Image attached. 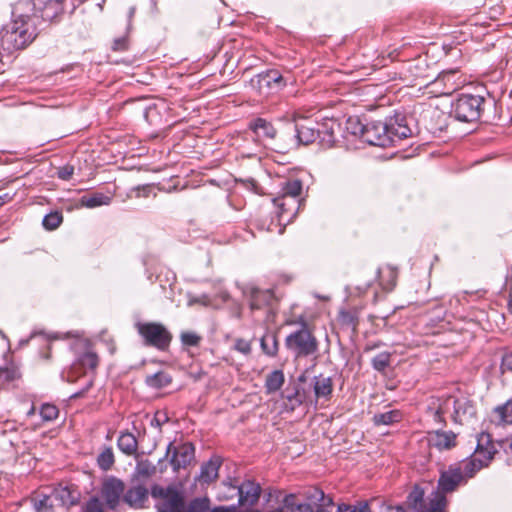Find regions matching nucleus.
<instances>
[{
  "label": "nucleus",
  "mask_w": 512,
  "mask_h": 512,
  "mask_svg": "<svg viewBox=\"0 0 512 512\" xmlns=\"http://www.w3.org/2000/svg\"><path fill=\"white\" fill-rule=\"evenodd\" d=\"M93 386V380H90L81 390L75 392L70 396L71 399L82 398Z\"/></svg>",
  "instance_id": "nucleus-58"
},
{
  "label": "nucleus",
  "mask_w": 512,
  "mask_h": 512,
  "mask_svg": "<svg viewBox=\"0 0 512 512\" xmlns=\"http://www.w3.org/2000/svg\"><path fill=\"white\" fill-rule=\"evenodd\" d=\"M169 421V417L164 411H157L151 420V426L161 429Z\"/></svg>",
  "instance_id": "nucleus-51"
},
{
  "label": "nucleus",
  "mask_w": 512,
  "mask_h": 512,
  "mask_svg": "<svg viewBox=\"0 0 512 512\" xmlns=\"http://www.w3.org/2000/svg\"><path fill=\"white\" fill-rule=\"evenodd\" d=\"M310 396L311 393L309 389H305L300 385H295L293 391L291 393H287L285 398L287 402L290 404L291 410H294L296 407H299L303 403L307 402Z\"/></svg>",
  "instance_id": "nucleus-31"
},
{
  "label": "nucleus",
  "mask_w": 512,
  "mask_h": 512,
  "mask_svg": "<svg viewBox=\"0 0 512 512\" xmlns=\"http://www.w3.org/2000/svg\"><path fill=\"white\" fill-rule=\"evenodd\" d=\"M262 512H308V504L295 493L269 488L263 492Z\"/></svg>",
  "instance_id": "nucleus-3"
},
{
  "label": "nucleus",
  "mask_w": 512,
  "mask_h": 512,
  "mask_svg": "<svg viewBox=\"0 0 512 512\" xmlns=\"http://www.w3.org/2000/svg\"><path fill=\"white\" fill-rule=\"evenodd\" d=\"M97 465L102 471H109L115 463V457L113 449L110 446H106L103 451L97 457Z\"/></svg>",
  "instance_id": "nucleus-38"
},
{
  "label": "nucleus",
  "mask_w": 512,
  "mask_h": 512,
  "mask_svg": "<svg viewBox=\"0 0 512 512\" xmlns=\"http://www.w3.org/2000/svg\"><path fill=\"white\" fill-rule=\"evenodd\" d=\"M406 506H408V504L406 503ZM387 512H412V510L409 509V507H404L402 505H397V506H389L387 508Z\"/></svg>",
  "instance_id": "nucleus-61"
},
{
  "label": "nucleus",
  "mask_w": 512,
  "mask_h": 512,
  "mask_svg": "<svg viewBox=\"0 0 512 512\" xmlns=\"http://www.w3.org/2000/svg\"><path fill=\"white\" fill-rule=\"evenodd\" d=\"M209 512H234V505H230V506H223V505L214 506V507L210 508Z\"/></svg>",
  "instance_id": "nucleus-60"
},
{
  "label": "nucleus",
  "mask_w": 512,
  "mask_h": 512,
  "mask_svg": "<svg viewBox=\"0 0 512 512\" xmlns=\"http://www.w3.org/2000/svg\"><path fill=\"white\" fill-rule=\"evenodd\" d=\"M449 409L453 410L451 415L454 423L462 424L476 416L477 410L473 400L468 397H445Z\"/></svg>",
  "instance_id": "nucleus-12"
},
{
  "label": "nucleus",
  "mask_w": 512,
  "mask_h": 512,
  "mask_svg": "<svg viewBox=\"0 0 512 512\" xmlns=\"http://www.w3.org/2000/svg\"><path fill=\"white\" fill-rule=\"evenodd\" d=\"M273 202L278 208L279 221L290 223L297 216L303 199L295 197L288 198L279 195L273 199Z\"/></svg>",
  "instance_id": "nucleus-17"
},
{
  "label": "nucleus",
  "mask_w": 512,
  "mask_h": 512,
  "mask_svg": "<svg viewBox=\"0 0 512 512\" xmlns=\"http://www.w3.org/2000/svg\"><path fill=\"white\" fill-rule=\"evenodd\" d=\"M30 503L36 512H52L53 505L50 501V496L46 494L32 496Z\"/></svg>",
  "instance_id": "nucleus-39"
},
{
  "label": "nucleus",
  "mask_w": 512,
  "mask_h": 512,
  "mask_svg": "<svg viewBox=\"0 0 512 512\" xmlns=\"http://www.w3.org/2000/svg\"><path fill=\"white\" fill-rule=\"evenodd\" d=\"M499 445L502 448V450L504 451V453L507 455V460H506L507 464L509 466H512V436L502 440L499 443Z\"/></svg>",
  "instance_id": "nucleus-52"
},
{
  "label": "nucleus",
  "mask_w": 512,
  "mask_h": 512,
  "mask_svg": "<svg viewBox=\"0 0 512 512\" xmlns=\"http://www.w3.org/2000/svg\"><path fill=\"white\" fill-rule=\"evenodd\" d=\"M402 420V413L399 410H390L384 413H378L373 416V423L376 426L392 425Z\"/></svg>",
  "instance_id": "nucleus-36"
},
{
  "label": "nucleus",
  "mask_w": 512,
  "mask_h": 512,
  "mask_svg": "<svg viewBox=\"0 0 512 512\" xmlns=\"http://www.w3.org/2000/svg\"><path fill=\"white\" fill-rule=\"evenodd\" d=\"M78 363L82 368L95 370L99 364V358L95 352L87 351L79 356Z\"/></svg>",
  "instance_id": "nucleus-44"
},
{
  "label": "nucleus",
  "mask_w": 512,
  "mask_h": 512,
  "mask_svg": "<svg viewBox=\"0 0 512 512\" xmlns=\"http://www.w3.org/2000/svg\"><path fill=\"white\" fill-rule=\"evenodd\" d=\"M425 488L419 484H415L408 493L406 503L412 512H426L428 507L425 500Z\"/></svg>",
  "instance_id": "nucleus-26"
},
{
  "label": "nucleus",
  "mask_w": 512,
  "mask_h": 512,
  "mask_svg": "<svg viewBox=\"0 0 512 512\" xmlns=\"http://www.w3.org/2000/svg\"><path fill=\"white\" fill-rule=\"evenodd\" d=\"M62 222L63 215L60 211L56 210L44 216L42 220V225L46 230L52 231L58 228Z\"/></svg>",
  "instance_id": "nucleus-43"
},
{
  "label": "nucleus",
  "mask_w": 512,
  "mask_h": 512,
  "mask_svg": "<svg viewBox=\"0 0 512 512\" xmlns=\"http://www.w3.org/2000/svg\"><path fill=\"white\" fill-rule=\"evenodd\" d=\"M339 130L340 123L334 118H326L322 122L302 118L290 124V132L296 146L318 141L322 148H331L336 142V131Z\"/></svg>",
  "instance_id": "nucleus-1"
},
{
  "label": "nucleus",
  "mask_w": 512,
  "mask_h": 512,
  "mask_svg": "<svg viewBox=\"0 0 512 512\" xmlns=\"http://www.w3.org/2000/svg\"><path fill=\"white\" fill-rule=\"evenodd\" d=\"M494 412L499 417V423L512 424V398L508 399L504 404L497 406Z\"/></svg>",
  "instance_id": "nucleus-42"
},
{
  "label": "nucleus",
  "mask_w": 512,
  "mask_h": 512,
  "mask_svg": "<svg viewBox=\"0 0 512 512\" xmlns=\"http://www.w3.org/2000/svg\"><path fill=\"white\" fill-rule=\"evenodd\" d=\"M64 1L65 0H33L30 7L26 9L33 10L30 16H33L34 21L41 20L46 23L59 22L64 14Z\"/></svg>",
  "instance_id": "nucleus-11"
},
{
  "label": "nucleus",
  "mask_w": 512,
  "mask_h": 512,
  "mask_svg": "<svg viewBox=\"0 0 512 512\" xmlns=\"http://www.w3.org/2000/svg\"><path fill=\"white\" fill-rule=\"evenodd\" d=\"M288 78L277 69H267L252 77L249 84L260 96L268 97L282 91Z\"/></svg>",
  "instance_id": "nucleus-9"
},
{
  "label": "nucleus",
  "mask_w": 512,
  "mask_h": 512,
  "mask_svg": "<svg viewBox=\"0 0 512 512\" xmlns=\"http://www.w3.org/2000/svg\"><path fill=\"white\" fill-rule=\"evenodd\" d=\"M456 438L453 431L436 430L431 434L429 442L439 451L450 450L456 446Z\"/></svg>",
  "instance_id": "nucleus-25"
},
{
  "label": "nucleus",
  "mask_w": 512,
  "mask_h": 512,
  "mask_svg": "<svg viewBox=\"0 0 512 512\" xmlns=\"http://www.w3.org/2000/svg\"><path fill=\"white\" fill-rule=\"evenodd\" d=\"M138 474L141 476L149 477L156 472V467L148 460L142 461L137 465Z\"/></svg>",
  "instance_id": "nucleus-48"
},
{
  "label": "nucleus",
  "mask_w": 512,
  "mask_h": 512,
  "mask_svg": "<svg viewBox=\"0 0 512 512\" xmlns=\"http://www.w3.org/2000/svg\"><path fill=\"white\" fill-rule=\"evenodd\" d=\"M211 508V500L207 496L194 497L185 502L183 512H209Z\"/></svg>",
  "instance_id": "nucleus-34"
},
{
  "label": "nucleus",
  "mask_w": 512,
  "mask_h": 512,
  "mask_svg": "<svg viewBox=\"0 0 512 512\" xmlns=\"http://www.w3.org/2000/svg\"><path fill=\"white\" fill-rule=\"evenodd\" d=\"M485 102L481 95L459 94L451 102L450 116L460 122H475L480 119Z\"/></svg>",
  "instance_id": "nucleus-5"
},
{
  "label": "nucleus",
  "mask_w": 512,
  "mask_h": 512,
  "mask_svg": "<svg viewBox=\"0 0 512 512\" xmlns=\"http://www.w3.org/2000/svg\"><path fill=\"white\" fill-rule=\"evenodd\" d=\"M124 491L125 484L119 478L111 476L103 482L101 495L109 509L114 510L117 508L121 496L124 495Z\"/></svg>",
  "instance_id": "nucleus-15"
},
{
  "label": "nucleus",
  "mask_w": 512,
  "mask_h": 512,
  "mask_svg": "<svg viewBox=\"0 0 512 512\" xmlns=\"http://www.w3.org/2000/svg\"><path fill=\"white\" fill-rule=\"evenodd\" d=\"M21 378L19 367L13 363L0 367V385H6Z\"/></svg>",
  "instance_id": "nucleus-37"
},
{
  "label": "nucleus",
  "mask_w": 512,
  "mask_h": 512,
  "mask_svg": "<svg viewBox=\"0 0 512 512\" xmlns=\"http://www.w3.org/2000/svg\"><path fill=\"white\" fill-rule=\"evenodd\" d=\"M303 183L300 179H288L281 183L280 196L301 198Z\"/></svg>",
  "instance_id": "nucleus-33"
},
{
  "label": "nucleus",
  "mask_w": 512,
  "mask_h": 512,
  "mask_svg": "<svg viewBox=\"0 0 512 512\" xmlns=\"http://www.w3.org/2000/svg\"><path fill=\"white\" fill-rule=\"evenodd\" d=\"M39 414L43 421L51 422L58 418L59 408L51 403H43L40 407Z\"/></svg>",
  "instance_id": "nucleus-45"
},
{
  "label": "nucleus",
  "mask_w": 512,
  "mask_h": 512,
  "mask_svg": "<svg viewBox=\"0 0 512 512\" xmlns=\"http://www.w3.org/2000/svg\"><path fill=\"white\" fill-rule=\"evenodd\" d=\"M385 125L387 126L390 146L412 135L407 118L402 113H395L393 116L387 117Z\"/></svg>",
  "instance_id": "nucleus-13"
},
{
  "label": "nucleus",
  "mask_w": 512,
  "mask_h": 512,
  "mask_svg": "<svg viewBox=\"0 0 512 512\" xmlns=\"http://www.w3.org/2000/svg\"><path fill=\"white\" fill-rule=\"evenodd\" d=\"M54 495L66 508L78 505L81 498L80 490L73 484L59 486L54 490Z\"/></svg>",
  "instance_id": "nucleus-23"
},
{
  "label": "nucleus",
  "mask_w": 512,
  "mask_h": 512,
  "mask_svg": "<svg viewBox=\"0 0 512 512\" xmlns=\"http://www.w3.org/2000/svg\"><path fill=\"white\" fill-rule=\"evenodd\" d=\"M463 481V472L460 466H449L442 471L438 479L437 489L425 498L428 510L426 512H447L448 499L446 493L453 492Z\"/></svg>",
  "instance_id": "nucleus-2"
},
{
  "label": "nucleus",
  "mask_w": 512,
  "mask_h": 512,
  "mask_svg": "<svg viewBox=\"0 0 512 512\" xmlns=\"http://www.w3.org/2000/svg\"><path fill=\"white\" fill-rule=\"evenodd\" d=\"M150 490L143 484H136L130 486L124 491L123 502L130 508L139 510L148 507Z\"/></svg>",
  "instance_id": "nucleus-19"
},
{
  "label": "nucleus",
  "mask_w": 512,
  "mask_h": 512,
  "mask_svg": "<svg viewBox=\"0 0 512 512\" xmlns=\"http://www.w3.org/2000/svg\"><path fill=\"white\" fill-rule=\"evenodd\" d=\"M234 349L244 355L251 353V343L243 338L235 340Z\"/></svg>",
  "instance_id": "nucleus-53"
},
{
  "label": "nucleus",
  "mask_w": 512,
  "mask_h": 512,
  "mask_svg": "<svg viewBox=\"0 0 512 512\" xmlns=\"http://www.w3.org/2000/svg\"><path fill=\"white\" fill-rule=\"evenodd\" d=\"M229 490H231L230 494H223L222 498L225 500H231L235 497H238L237 506H254L262 493V487L259 483L254 480L246 479L240 484H238L237 480H235V484H226Z\"/></svg>",
  "instance_id": "nucleus-10"
},
{
  "label": "nucleus",
  "mask_w": 512,
  "mask_h": 512,
  "mask_svg": "<svg viewBox=\"0 0 512 512\" xmlns=\"http://www.w3.org/2000/svg\"><path fill=\"white\" fill-rule=\"evenodd\" d=\"M135 328L145 346L159 351H167L169 349L173 336L162 323L137 322Z\"/></svg>",
  "instance_id": "nucleus-6"
},
{
  "label": "nucleus",
  "mask_w": 512,
  "mask_h": 512,
  "mask_svg": "<svg viewBox=\"0 0 512 512\" xmlns=\"http://www.w3.org/2000/svg\"><path fill=\"white\" fill-rule=\"evenodd\" d=\"M172 451L170 464L174 471L186 468L195 458V447L191 442L182 443L179 446H173L169 443L165 457Z\"/></svg>",
  "instance_id": "nucleus-14"
},
{
  "label": "nucleus",
  "mask_w": 512,
  "mask_h": 512,
  "mask_svg": "<svg viewBox=\"0 0 512 512\" xmlns=\"http://www.w3.org/2000/svg\"><path fill=\"white\" fill-rule=\"evenodd\" d=\"M79 201L81 206L92 209L104 205H109L112 202V196L102 192H93L83 195Z\"/></svg>",
  "instance_id": "nucleus-29"
},
{
  "label": "nucleus",
  "mask_w": 512,
  "mask_h": 512,
  "mask_svg": "<svg viewBox=\"0 0 512 512\" xmlns=\"http://www.w3.org/2000/svg\"><path fill=\"white\" fill-rule=\"evenodd\" d=\"M315 402L319 399L330 400L333 393V381L329 376L320 374L312 379Z\"/></svg>",
  "instance_id": "nucleus-24"
},
{
  "label": "nucleus",
  "mask_w": 512,
  "mask_h": 512,
  "mask_svg": "<svg viewBox=\"0 0 512 512\" xmlns=\"http://www.w3.org/2000/svg\"><path fill=\"white\" fill-rule=\"evenodd\" d=\"M129 48V40L127 37H119L114 39L112 44V50L115 52H124Z\"/></svg>",
  "instance_id": "nucleus-55"
},
{
  "label": "nucleus",
  "mask_w": 512,
  "mask_h": 512,
  "mask_svg": "<svg viewBox=\"0 0 512 512\" xmlns=\"http://www.w3.org/2000/svg\"><path fill=\"white\" fill-rule=\"evenodd\" d=\"M365 126L362 124L358 118L350 117L347 120V130L353 134L354 136L359 137L363 141V135L365 131Z\"/></svg>",
  "instance_id": "nucleus-47"
},
{
  "label": "nucleus",
  "mask_w": 512,
  "mask_h": 512,
  "mask_svg": "<svg viewBox=\"0 0 512 512\" xmlns=\"http://www.w3.org/2000/svg\"><path fill=\"white\" fill-rule=\"evenodd\" d=\"M474 452L477 457H471V459L464 464L462 470L463 476L465 475L468 478L473 477L477 471L487 467L496 453V449L488 433L478 435Z\"/></svg>",
  "instance_id": "nucleus-8"
},
{
  "label": "nucleus",
  "mask_w": 512,
  "mask_h": 512,
  "mask_svg": "<svg viewBox=\"0 0 512 512\" xmlns=\"http://www.w3.org/2000/svg\"><path fill=\"white\" fill-rule=\"evenodd\" d=\"M260 347L266 356L271 358L276 357L279 352L277 334L273 331H266L265 334L260 338Z\"/></svg>",
  "instance_id": "nucleus-28"
},
{
  "label": "nucleus",
  "mask_w": 512,
  "mask_h": 512,
  "mask_svg": "<svg viewBox=\"0 0 512 512\" xmlns=\"http://www.w3.org/2000/svg\"><path fill=\"white\" fill-rule=\"evenodd\" d=\"M74 174V167L72 165H64L58 168L57 177L61 180L68 181Z\"/></svg>",
  "instance_id": "nucleus-54"
},
{
  "label": "nucleus",
  "mask_w": 512,
  "mask_h": 512,
  "mask_svg": "<svg viewBox=\"0 0 512 512\" xmlns=\"http://www.w3.org/2000/svg\"><path fill=\"white\" fill-rule=\"evenodd\" d=\"M342 322L346 325H349V326H353V328L356 327L358 321L356 319V317H354L351 313L349 312H343L342 313Z\"/></svg>",
  "instance_id": "nucleus-57"
},
{
  "label": "nucleus",
  "mask_w": 512,
  "mask_h": 512,
  "mask_svg": "<svg viewBox=\"0 0 512 512\" xmlns=\"http://www.w3.org/2000/svg\"><path fill=\"white\" fill-rule=\"evenodd\" d=\"M428 410L432 412L433 420L436 423H439L442 426H446V420L444 416L450 412V409L445 398L438 399L437 405L435 402H433L432 405L428 407Z\"/></svg>",
  "instance_id": "nucleus-35"
},
{
  "label": "nucleus",
  "mask_w": 512,
  "mask_h": 512,
  "mask_svg": "<svg viewBox=\"0 0 512 512\" xmlns=\"http://www.w3.org/2000/svg\"><path fill=\"white\" fill-rule=\"evenodd\" d=\"M273 202L278 208L279 221L290 223L297 216L303 199L295 197L288 198L279 195L273 199Z\"/></svg>",
  "instance_id": "nucleus-18"
},
{
  "label": "nucleus",
  "mask_w": 512,
  "mask_h": 512,
  "mask_svg": "<svg viewBox=\"0 0 512 512\" xmlns=\"http://www.w3.org/2000/svg\"><path fill=\"white\" fill-rule=\"evenodd\" d=\"M181 341L186 346H198L201 337L193 332H183L181 334Z\"/></svg>",
  "instance_id": "nucleus-49"
},
{
  "label": "nucleus",
  "mask_w": 512,
  "mask_h": 512,
  "mask_svg": "<svg viewBox=\"0 0 512 512\" xmlns=\"http://www.w3.org/2000/svg\"><path fill=\"white\" fill-rule=\"evenodd\" d=\"M172 376L166 371H158L154 374L147 375L144 383L147 387L155 390L163 389L172 383Z\"/></svg>",
  "instance_id": "nucleus-30"
},
{
  "label": "nucleus",
  "mask_w": 512,
  "mask_h": 512,
  "mask_svg": "<svg viewBox=\"0 0 512 512\" xmlns=\"http://www.w3.org/2000/svg\"><path fill=\"white\" fill-rule=\"evenodd\" d=\"M501 369L502 371L512 372V351H506L501 358Z\"/></svg>",
  "instance_id": "nucleus-56"
},
{
  "label": "nucleus",
  "mask_w": 512,
  "mask_h": 512,
  "mask_svg": "<svg viewBox=\"0 0 512 512\" xmlns=\"http://www.w3.org/2000/svg\"><path fill=\"white\" fill-rule=\"evenodd\" d=\"M117 447L127 456L134 455L138 450V441L135 435L128 431L120 433L117 440Z\"/></svg>",
  "instance_id": "nucleus-27"
},
{
  "label": "nucleus",
  "mask_w": 512,
  "mask_h": 512,
  "mask_svg": "<svg viewBox=\"0 0 512 512\" xmlns=\"http://www.w3.org/2000/svg\"><path fill=\"white\" fill-rule=\"evenodd\" d=\"M285 382L284 372L280 369L270 372L265 379V389L267 393H275L281 389Z\"/></svg>",
  "instance_id": "nucleus-32"
},
{
  "label": "nucleus",
  "mask_w": 512,
  "mask_h": 512,
  "mask_svg": "<svg viewBox=\"0 0 512 512\" xmlns=\"http://www.w3.org/2000/svg\"><path fill=\"white\" fill-rule=\"evenodd\" d=\"M248 129L260 140H273L277 135L272 122L262 117L252 118L248 122Z\"/></svg>",
  "instance_id": "nucleus-21"
},
{
  "label": "nucleus",
  "mask_w": 512,
  "mask_h": 512,
  "mask_svg": "<svg viewBox=\"0 0 512 512\" xmlns=\"http://www.w3.org/2000/svg\"><path fill=\"white\" fill-rule=\"evenodd\" d=\"M391 357L392 354L387 351L377 354L371 360L372 368L377 372L384 373L386 369L391 365Z\"/></svg>",
  "instance_id": "nucleus-40"
},
{
  "label": "nucleus",
  "mask_w": 512,
  "mask_h": 512,
  "mask_svg": "<svg viewBox=\"0 0 512 512\" xmlns=\"http://www.w3.org/2000/svg\"><path fill=\"white\" fill-rule=\"evenodd\" d=\"M221 464L222 460L220 457H211L207 462L201 465L200 473L195 480L201 485H209L217 479Z\"/></svg>",
  "instance_id": "nucleus-22"
},
{
  "label": "nucleus",
  "mask_w": 512,
  "mask_h": 512,
  "mask_svg": "<svg viewBox=\"0 0 512 512\" xmlns=\"http://www.w3.org/2000/svg\"><path fill=\"white\" fill-rule=\"evenodd\" d=\"M306 380H307L306 373H305V372H303V373H302V374H300V375L298 376V378H297V382H298V384H297V385H300V383H304V382H306Z\"/></svg>",
  "instance_id": "nucleus-64"
},
{
  "label": "nucleus",
  "mask_w": 512,
  "mask_h": 512,
  "mask_svg": "<svg viewBox=\"0 0 512 512\" xmlns=\"http://www.w3.org/2000/svg\"><path fill=\"white\" fill-rule=\"evenodd\" d=\"M276 297L271 289L261 290L252 287L249 293V306L251 310H260L265 307H272L276 302Z\"/></svg>",
  "instance_id": "nucleus-20"
},
{
  "label": "nucleus",
  "mask_w": 512,
  "mask_h": 512,
  "mask_svg": "<svg viewBox=\"0 0 512 512\" xmlns=\"http://www.w3.org/2000/svg\"><path fill=\"white\" fill-rule=\"evenodd\" d=\"M13 198H14V194L5 193L3 195H0V207L11 202L13 200Z\"/></svg>",
  "instance_id": "nucleus-62"
},
{
  "label": "nucleus",
  "mask_w": 512,
  "mask_h": 512,
  "mask_svg": "<svg viewBox=\"0 0 512 512\" xmlns=\"http://www.w3.org/2000/svg\"><path fill=\"white\" fill-rule=\"evenodd\" d=\"M456 73H457L456 70L444 71L438 76L437 81H442V82L450 81L451 78H453Z\"/></svg>",
  "instance_id": "nucleus-59"
},
{
  "label": "nucleus",
  "mask_w": 512,
  "mask_h": 512,
  "mask_svg": "<svg viewBox=\"0 0 512 512\" xmlns=\"http://www.w3.org/2000/svg\"><path fill=\"white\" fill-rule=\"evenodd\" d=\"M387 135L385 121H373L366 124L363 141L370 145L387 147L390 146L389 137Z\"/></svg>",
  "instance_id": "nucleus-16"
},
{
  "label": "nucleus",
  "mask_w": 512,
  "mask_h": 512,
  "mask_svg": "<svg viewBox=\"0 0 512 512\" xmlns=\"http://www.w3.org/2000/svg\"><path fill=\"white\" fill-rule=\"evenodd\" d=\"M300 323L301 328L285 338V347L295 358H306L318 352L319 342L302 316Z\"/></svg>",
  "instance_id": "nucleus-4"
},
{
  "label": "nucleus",
  "mask_w": 512,
  "mask_h": 512,
  "mask_svg": "<svg viewBox=\"0 0 512 512\" xmlns=\"http://www.w3.org/2000/svg\"><path fill=\"white\" fill-rule=\"evenodd\" d=\"M226 484H234V483H233L232 481L223 482V484H222V489H223V491H221V492H220V494H219V499H220V500H224V499L222 498V495H223V494H230V493H231V490H229L227 487H225V485H226Z\"/></svg>",
  "instance_id": "nucleus-63"
},
{
  "label": "nucleus",
  "mask_w": 512,
  "mask_h": 512,
  "mask_svg": "<svg viewBox=\"0 0 512 512\" xmlns=\"http://www.w3.org/2000/svg\"><path fill=\"white\" fill-rule=\"evenodd\" d=\"M81 512H106L104 504L97 496L90 497L82 506Z\"/></svg>",
  "instance_id": "nucleus-46"
},
{
  "label": "nucleus",
  "mask_w": 512,
  "mask_h": 512,
  "mask_svg": "<svg viewBox=\"0 0 512 512\" xmlns=\"http://www.w3.org/2000/svg\"><path fill=\"white\" fill-rule=\"evenodd\" d=\"M385 272H387V275H388V282L384 283L382 281L381 285L383 286V288L386 291H391V290H393V288L396 285L397 271L395 269H393L392 267L388 266L386 268Z\"/></svg>",
  "instance_id": "nucleus-50"
},
{
  "label": "nucleus",
  "mask_w": 512,
  "mask_h": 512,
  "mask_svg": "<svg viewBox=\"0 0 512 512\" xmlns=\"http://www.w3.org/2000/svg\"><path fill=\"white\" fill-rule=\"evenodd\" d=\"M150 494L154 499L161 501L155 504L157 512H183L185 508L184 493L175 485L166 487L159 484H153L150 488Z\"/></svg>",
  "instance_id": "nucleus-7"
},
{
  "label": "nucleus",
  "mask_w": 512,
  "mask_h": 512,
  "mask_svg": "<svg viewBox=\"0 0 512 512\" xmlns=\"http://www.w3.org/2000/svg\"><path fill=\"white\" fill-rule=\"evenodd\" d=\"M335 512H372L369 501L359 500L356 504L340 503L337 505Z\"/></svg>",
  "instance_id": "nucleus-41"
}]
</instances>
